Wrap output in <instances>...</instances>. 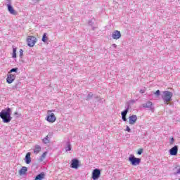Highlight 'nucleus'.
<instances>
[{"label": "nucleus", "mask_w": 180, "mask_h": 180, "mask_svg": "<svg viewBox=\"0 0 180 180\" xmlns=\"http://www.w3.org/2000/svg\"><path fill=\"white\" fill-rule=\"evenodd\" d=\"M18 68H13L8 72V74H12V72H18Z\"/></svg>", "instance_id": "obj_25"}, {"label": "nucleus", "mask_w": 180, "mask_h": 180, "mask_svg": "<svg viewBox=\"0 0 180 180\" xmlns=\"http://www.w3.org/2000/svg\"><path fill=\"white\" fill-rule=\"evenodd\" d=\"M47 155V152H44L41 156L40 157V161H44V158H46V156Z\"/></svg>", "instance_id": "obj_24"}, {"label": "nucleus", "mask_w": 180, "mask_h": 180, "mask_svg": "<svg viewBox=\"0 0 180 180\" xmlns=\"http://www.w3.org/2000/svg\"><path fill=\"white\" fill-rule=\"evenodd\" d=\"M143 148H140V149H139L137 154L139 155H141L143 154Z\"/></svg>", "instance_id": "obj_27"}, {"label": "nucleus", "mask_w": 180, "mask_h": 180, "mask_svg": "<svg viewBox=\"0 0 180 180\" xmlns=\"http://www.w3.org/2000/svg\"><path fill=\"white\" fill-rule=\"evenodd\" d=\"M37 39L34 36H28L27 41L29 47H34L36 44Z\"/></svg>", "instance_id": "obj_5"}, {"label": "nucleus", "mask_w": 180, "mask_h": 180, "mask_svg": "<svg viewBox=\"0 0 180 180\" xmlns=\"http://www.w3.org/2000/svg\"><path fill=\"white\" fill-rule=\"evenodd\" d=\"M127 113H129V105L125 107V110L121 112V116H122V119L123 122L127 121V119L126 118Z\"/></svg>", "instance_id": "obj_8"}, {"label": "nucleus", "mask_w": 180, "mask_h": 180, "mask_svg": "<svg viewBox=\"0 0 180 180\" xmlns=\"http://www.w3.org/2000/svg\"><path fill=\"white\" fill-rule=\"evenodd\" d=\"M94 96V94L92 93H89L87 96L86 97V101H90V99H92V97Z\"/></svg>", "instance_id": "obj_23"}, {"label": "nucleus", "mask_w": 180, "mask_h": 180, "mask_svg": "<svg viewBox=\"0 0 180 180\" xmlns=\"http://www.w3.org/2000/svg\"><path fill=\"white\" fill-rule=\"evenodd\" d=\"M173 95L174 94H172V92L169 91H165L162 92V99L164 101L166 105H168V102H171L172 101Z\"/></svg>", "instance_id": "obj_2"}, {"label": "nucleus", "mask_w": 180, "mask_h": 180, "mask_svg": "<svg viewBox=\"0 0 180 180\" xmlns=\"http://www.w3.org/2000/svg\"><path fill=\"white\" fill-rule=\"evenodd\" d=\"M43 143L44 144H49V143H50V140L49 139V136H46L43 140H42Z\"/></svg>", "instance_id": "obj_21"}, {"label": "nucleus", "mask_w": 180, "mask_h": 180, "mask_svg": "<svg viewBox=\"0 0 180 180\" xmlns=\"http://www.w3.org/2000/svg\"><path fill=\"white\" fill-rule=\"evenodd\" d=\"M144 90H143V89H141V90H140V94H144Z\"/></svg>", "instance_id": "obj_35"}, {"label": "nucleus", "mask_w": 180, "mask_h": 180, "mask_svg": "<svg viewBox=\"0 0 180 180\" xmlns=\"http://www.w3.org/2000/svg\"><path fill=\"white\" fill-rule=\"evenodd\" d=\"M7 8L8 12H10L11 15H16V11L13 9V7L12 5H11V4H7Z\"/></svg>", "instance_id": "obj_14"}, {"label": "nucleus", "mask_w": 180, "mask_h": 180, "mask_svg": "<svg viewBox=\"0 0 180 180\" xmlns=\"http://www.w3.org/2000/svg\"><path fill=\"white\" fill-rule=\"evenodd\" d=\"M176 174H180V169H177Z\"/></svg>", "instance_id": "obj_36"}, {"label": "nucleus", "mask_w": 180, "mask_h": 180, "mask_svg": "<svg viewBox=\"0 0 180 180\" xmlns=\"http://www.w3.org/2000/svg\"><path fill=\"white\" fill-rule=\"evenodd\" d=\"M46 120L49 123H54L56 120H57V117H56V115L54 113H51V110H48V115L46 116Z\"/></svg>", "instance_id": "obj_4"}, {"label": "nucleus", "mask_w": 180, "mask_h": 180, "mask_svg": "<svg viewBox=\"0 0 180 180\" xmlns=\"http://www.w3.org/2000/svg\"><path fill=\"white\" fill-rule=\"evenodd\" d=\"M13 58H16V48L13 49Z\"/></svg>", "instance_id": "obj_26"}, {"label": "nucleus", "mask_w": 180, "mask_h": 180, "mask_svg": "<svg viewBox=\"0 0 180 180\" xmlns=\"http://www.w3.org/2000/svg\"><path fill=\"white\" fill-rule=\"evenodd\" d=\"M72 148V146H71V143L70 141L66 142V145L65 146V150L66 152L71 151Z\"/></svg>", "instance_id": "obj_15"}, {"label": "nucleus", "mask_w": 180, "mask_h": 180, "mask_svg": "<svg viewBox=\"0 0 180 180\" xmlns=\"http://www.w3.org/2000/svg\"><path fill=\"white\" fill-rule=\"evenodd\" d=\"M129 161L131 162V165H139L140 162H141V159L135 158L134 155H130Z\"/></svg>", "instance_id": "obj_3"}, {"label": "nucleus", "mask_w": 180, "mask_h": 180, "mask_svg": "<svg viewBox=\"0 0 180 180\" xmlns=\"http://www.w3.org/2000/svg\"><path fill=\"white\" fill-rule=\"evenodd\" d=\"M19 53H20V57L22 58L23 56V50L20 49Z\"/></svg>", "instance_id": "obj_29"}, {"label": "nucleus", "mask_w": 180, "mask_h": 180, "mask_svg": "<svg viewBox=\"0 0 180 180\" xmlns=\"http://www.w3.org/2000/svg\"><path fill=\"white\" fill-rule=\"evenodd\" d=\"M14 115H15V116H18V115H19V113H18V112H15Z\"/></svg>", "instance_id": "obj_37"}, {"label": "nucleus", "mask_w": 180, "mask_h": 180, "mask_svg": "<svg viewBox=\"0 0 180 180\" xmlns=\"http://www.w3.org/2000/svg\"><path fill=\"white\" fill-rule=\"evenodd\" d=\"M16 76L12 74L8 75L6 78V82L8 84H12L15 81Z\"/></svg>", "instance_id": "obj_11"}, {"label": "nucleus", "mask_w": 180, "mask_h": 180, "mask_svg": "<svg viewBox=\"0 0 180 180\" xmlns=\"http://www.w3.org/2000/svg\"><path fill=\"white\" fill-rule=\"evenodd\" d=\"M27 172V167H22V168H21V169L19 171V174H20V175H25V174H26V172Z\"/></svg>", "instance_id": "obj_18"}, {"label": "nucleus", "mask_w": 180, "mask_h": 180, "mask_svg": "<svg viewBox=\"0 0 180 180\" xmlns=\"http://www.w3.org/2000/svg\"><path fill=\"white\" fill-rule=\"evenodd\" d=\"M142 106H143V108H146V109L151 110V112H154V105H153V102H151L150 101L142 104Z\"/></svg>", "instance_id": "obj_6"}, {"label": "nucleus", "mask_w": 180, "mask_h": 180, "mask_svg": "<svg viewBox=\"0 0 180 180\" xmlns=\"http://www.w3.org/2000/svg\"><path fill=\"white\" fill-rule=\"evenodd\" d=\"M40 151H41V147L39 145H36L35 148L34 149V154H39V153H40Z\"/></svg>", "instance_id": "obj_17"}, {"label": "nucleus", "mask_w": 180, "mask_h": 180, "mask_svg": "<svg viewBox=\"0 0 180 180\" xmlns=\"http://www.w3.org/2000/svg\"><path fill=\"white\" fill-rule=\"evenodd\" d=\"M89 25H90V26H92V25H94V20H91L89 21Z\"/></svg>", "instance_id": "obj_31"}, {"label": "nucleus", "mask_w": 180, "mask_h": 180, "mask_svg": "<svg viewBox=\"0 0 180 180\" xmlns=\"http://www.w3.org/2000/svg\"><path fill=\"white\" fill-rule=\"evenodd\" d=\"M157 96H160L161 91L160 90H157L155 93H154Z\"/></svg>", "instance_id": "obj_28"}, {"label": "nucleus", "mask_w": 180, "mask_h": 180, "mask_svg": "<svg viewBox=\"0 0 180 180\" xmlns=\"http://www.w3.org/2000/svg\"><path fill=\"white\" fill-rule=\"evenodd\" d=\"M174 141H175V139L174 138H172L170 141V144H174Z\"/></svg>", "instance_id": "obj_32"}, {"label": "nucleus", "mask_w": 180, "mask_h": 180, "mask_svg": "<svg viewBox=\"0 0 180 180\" xmlns=\"http://www.w3.org/2000/svg\"><path fill=\"white\" fill-rule=\"evenodd\" d=\"M103 101H105V99H103V98H100V99L98 100V102H103Z\"/></svg>", "instance_id": "obj_34"}, {"label": "nucleus", "mask_w": 180, "mask_h": 180, "mask_svg": "<svg viewBox=\"0 0 180 180\" xmlns=\"http://www.w3.org/2000/svg\"><path fill=\"white\" fill-rule=\"evenodd\" d=\"M42 41L44 43H47V33H44L42 37Z\"/></svg>", "instance_id": "obj_22"}, {"label": "nucleus", "mask_w": 180, "mask_h": 180, "mask_svg": "<svg viewBox=\"0 0 180 180\" xmlns=\"http://www.w3.org/2000/svg\"><path fill=\"white\" fill-rule=\"evenodd\" d=\"M31 153L29 152L25 155V162L26 164H29L30 162H32V158H30Z\"/></svg>", "instance_id": "obj_16"}, {"label": "nucleus", "mask_w": 180, "mask_h": 180, "mask_svg": "<svg viewBox=\"0 0 180 180\" xmlns=\"http://www.w3.org/2000/svg\"><path fill=\"white\" fill-rule=\"evenodd\" d=\"M11 108H8L6 110H2L0 112V117L2 119L4 123H9L12 120V117L11 116Z\"/></svg>", "instance_id": "obj_1"}, {"label": "nucleus", "mask_w": 180, "mask_h": 180, "mask_svg": "<svg viewBox=\"0 0 180 180\" xmlns=\"http://www.w3.org/2000/svg\"><path fill=\"white\" fill-rule=\"evenodd\" d=\"M70 167H71V168H74L75 169H77L78 167H79V160H78V159L72 160Z\"/></svg>", "instance_id": "obj_9"}, {"label": "nucleus", "mask_w": 180, "mask_h": 180, "mask_svg": "<svg viewBox=\"0 0 180 180\" xmlns=\"http://www.w3.org/2000/svg\"><path fill=\"white\" fill-rule=\"evenodd\" d=\"M44 179V173H41L36 176L34 180H42Z\"/></svg>", "instance_id": "obj_19"}, {"label": "nucleus", "mask_w": 180, "mask_h": 180, "mask_svg": "<svg viewBox=\"0 0 180 180\" xmlns=\"http://www.w3.org/2000/svg\"><path fill=\"white\" fill-rule=\"evenodd\" d=\"M112 47H114V49H116V47H117V45H116L115 44H112Z\"/></svg>", "instance_id": "obj_33"}, {"label": "nucleus", "mask_w": 180, "mask_h": 180, "mask_svg": "<svg viewBox=\"0 0 180 180\" xmlns=\"http://www.w3.org/2000/svg\"><path fill=\"white\" fill-rule=\"evenodd\" d=\"M170 155H176L178 154V146H174L169 150Z\"/></svg>", "instance_id": "obj_12"}, {"label": "nucleus", "mask_w": 180, "mask_h": 180, "mask_svg": "<svg viewBox=\"0 0 180 180\" xmlns=\"http://www.w3.org/2000/svg\"><path fill=\"white\" fill-rule=\"evenodd\" d=\"M126 131H128V133H131V129L129 126H127Z\"/></svg>", "instance_id": "obj_30"}, {"label": "nucleus", "mask_w": 180, "mask_h": 180, "mask_svg": "<svg viewBox=\"0 0 180 180\" xmlns=\"http://www.w3.org/2000/svg\"><path fill=\"white\" fill-rule=\"evenodd\" d=\"M112 37L114 39V40H119L120 37H122V34L120 33V31L115 30L112 33Z\"/></svg>", "instance_id": "obj_10"}, {"label": "nucleus", "mask_w": 180, "mask_h": 180, "mask_svg": "<svg viewBox=\"0 0 180 180\" xmlns=\"http://www.w3.org/2000/svg\"><path fill=\"white\" fill-rule=\"evenodd\" d=\"M101 177V170L99 169H95L92 172V179L94 180L99 179Z\"/></svg>", "instance_id": "obj_7"}, {"label": "nucleus", "mask_w": 180, "mask_h": 180, "mask_svg": "<svg viewBox=\"0 0 180 180\" xmlns=\"http://www.w3.org/2000/svg\"><path fill=\"white\" fill-rule=\"evenodd\" d=\"M134 103H136V100H130V101L127 103V105H126L125 108H127V106H129V109H130V105H134Z\"/></svg>", "instance_id": "obj_20"}, {"label": "nucleus", "mask_w": 180, "mask_h": 180, "mask_svg": "<svg viewBox=\"0 0 180 180\" xmlns=\"http://www.w3.org/2000/svg\"><path fill=\"white\" fill-rule=\"evenodd\" d=\"M137 122V115H131L129 116V124H134Z\"/></svg>", "instance_id": "obj_13"}]
</instances>
